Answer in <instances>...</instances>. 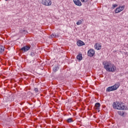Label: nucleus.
<instances>
[{"instance_id": "25", "label": "nucleus", "mask_w": 128, "mask_h": 128, "mask_svg": "<svg viewBox=\"0 0 128 128\" xmlns=\"http://www.w3.org/2000/svg\"><path fill=\"white\" fill-rule=\"evenodd\" d=\"M98 112H100V110H98Z\"/></svg>"}, {"instance_id": "9", "label": "nucleus", "mask_w": 128, "mask_h": 128, "mask_svg": "<svg viewBox=\"0 0 128 128\" xmlns=\"http://www.w3.org/2000/svg\"><path fill=\"white\" fill-rule=\"evenodd\" d=\"M77 46H84V42L80 40H79L77 42Z\"/></svg>"}, {"instance_id": "23", "label": "nucleus", "mask_w": 128, "mask_h": 128, "mask_svg": "<svg viewBox=\"0 0 128 128\" xmlns=\"http://www.w3.org/2000/svg\"><path fill=\"white\" fill-rule=\"evenodd\" d=\"M113 8H116V6H118V4H114L112 5Z\"/></svg>"}, {"instance_id": "16", "label": "nucleus", "mask_w": 128, "mask_h": 128, "mask_svg": "<svg viewBox=\"0 0 128 128\" xmlns=\"http://www.w3.org/2000/svg\"><path fill=\"white\" fill-rule=\"evenodd\" d=\"M118 114L121 116H124V112L118 111Z\"/></svg>"}, {"instance_id": "8", "label": "nucleus", "mask_w": 128, "mask_h": 128, "mask_svg": "<svg viewBox=\"0 0 128 128\" xmlns=\"http://www.w3.org/2000/svg\"><path fill=\"white\" fill-rule=\"evenodd\" d=\"M74 4L78 6H82V2L80 0H73Z\"/></svg>"}, {"instance_id": "15", "label": "nucleus", "mask_w": 128, "mask_h": 128, "mask_svg": "<svg viewBox=\"0 0 128 128\" xmlns=\"http://www.w3.org/2000/svg\"><path fill=\"white\" fill-rule=\"evenodd\" d=\"M34 91L35 92L36 94L40 92V90L37 88H34Z\"/></svg>"}, {"instance_id": "17", "label": "nucleus", "mask_w": 128, "mask_h": 128, "mask_svg": "<svg viewBox=\"0 0 128 128\" xmlns=\"http://www.w3.org/2000/svg\"><path fill=\"white\" fill-rule=\"evenodd\" d=\"M4 51V47L2 46H0V52H2Z\"/></svg>"}, {"instance_id": "3", "label": "nucleus", "mask_w": 128, "mask_h": 128, "mask_svg": "<svg viewBox=\"0 0 128 128\" xmlns=\"http://www.w3.org/2000/svg\"><path fill=\"white\" fill-rule=\"evenodd\" d=\"M120 82H117L113 86L108 87L106 88V92H112L114 90H116L120 88Z\"/></svg>"}, {"instance_id": "6", "label": "nucleus", "mask_w": 128, "mask_h": 128, "mask_svg": "<svg viewBox=\"0 0 128 128\" xmlns=\"http://www.w3.org/2000/svg\"><path fill=\"white\" fill-rule=\"evenodd\" d=\"M124 10V6H120L119 8H117L115 10L116 14H118V12H122Z\"/></svg>"}, {"instance_id": "13", "label": "nucleus", "mask_w": 128, "mask_h": 128, "mask_svg": "<svg viewBox=\"0 0 128 128\" xmlns=\"http://www.w3.org/2000/svg\"><path fill=\"white\" fill-rule=\"evenodd\" d=\"M77 60H82V54H78L77 56Z\"/></svg>"}, {"instance_id": "5", "label": "nucleus", "mask_w": 128, "mask_h": 128, "mask_svg": "<svg viewBox=\"0 0 128 128\" xmlns=\"http://www.w3.org/2000/svg\"><path fill=\"white\" fill-rule=\"evenodd\" d=\"M30 45L24 46L21 48L20 50L21 52H26L30 50Z\"/></svg>"}, {"instance_id": "12", "label": "nucleus", "mask_w": 128, "mask_h": 128, "mask_svg": "<svg viewBox=\"0 0 128 128\" xmlns=\"http://www.w3.org/2000/svg\"><path fill=\"white\" fill-rule=\"evenodd\" d=\"M100 102H97L95 104V108L96 110H100Z\"/></svg>"}, {"instance_id": "1", "label": "nucleus", "mask_w": 128, "mask_h": 128, "mask_svg": "<svg viewBox=\"0 0 128 128\" xmlns=\"http://www.w3.org/2000/svg\"><path fill=\"white\" fill-rule=\"evenodd\" d=\"M104 68L106 70V72H114L116 70V66L112 64L110 62L104 61L102 62Z\"/></svg>"}, {"instance_id": "11", "label": "nucleus", "mask_w": 128, "mask_h": 128, "mask_svg": "<svg viewBox=\"0 0 128 128\" xmlns=\"http://www.w3.org/2000/svg\"><path fill=\"white\" fill-rule=\"evenodd\" d=\"M59 69H60V67H58V66H56L53 67V71L54 72H58Z\"/></svg>"}, {"instance_id": "4", "label": "nucleus", "mask_w": 128, "mask_h": 128, "mask_svg": "<svg viewBox=\"0 0 128 128\" xmlns=\"http://www.w3.org/2000/svg\"><path fill=\"white\" fill-rule=\"evenodd\" d=\"M39 2L44 6H52V0H39Z\"/></svg>"}, {"instance_id": "22", "label": "nucleus", "mask_w": 128, "mask_h": 128, "mask_svg": "<svg viewBox=\"0 0 128 128\" xmlns=\"http://www.w3.org/2000/svg\"><path fill=\"white\" fill-rule=\"evenodd\" d=\"M88 1V0H81V2H86Z\"/></svg>"}, {"instance_id": "24", "label": "nucleus", "mask_w": 128, "mask_h": 128, "mask_svg": "<svg viewBox=\"0 0 128 128\" xmlns=\"http://www.w3.org/2000/svg\"><path fill=\"white\" fill-rule=\"evenodd\" d=\"M6 2H8V0H5Z\"/></svg>"}, {"instance_id": "21", "label": "nucleus", "mask_w": 128, "mask_h": 128, "mask_svg": "<svg viewBox=\"0 0 128 128\" xmlns=\"http://www.w3.org/2000/svg\"><path fill=\"white\" fill-rule=\"evenodd\" d=\"M50 36H51V38H58V36H56V35L55 34H52Z\"/></svg>"}, {"instance_id": "2", "label": "nucleus", "mask_w": 128, "mask_h": 128, "mask_svg": "<svg viewBox=\"0 0 128 128\" xmlns=\"http://www.w3.org/2000/svg\"><path fill=\"white\" fill-rule=\"evenodd\" d=\"M112 106L115 110H124L125 108L124 104L123 102H118L117 104L116 102H114Z\"/></svg>"}, {"instance_id": "7", "label": "nucleus", "mask_w": 128, "mask_h": 128, "mask_svg": "<svg viewBox=\"0 0 128 128\" xmlns=\"http://www.w3.org/2000/svg\"><path fill=\"white\" fill-rule=\"evenodd\" d=\"M88 56H90V58L94 56V50L92 49H90L88 52Z\"/></svg>"}, {"instance_id": "18", "label": "nucleus", "mask_w": 128, "mask_h": 128, "mask_svg": "<svg viewBox=\"0 0 128 128\" xmlns=\"http://www.w3.org/2000/svg\"><path fill=\"white\" fill-rule=\"evenodd\" d=\"M67 122H73L72 118H68L67 120Z\"/></svg>"}, {"instance_id": "20", "label": "nucleus", "mask_w": 128, "mask_h": 128, "mask_svg": "<svg viewBox=\"0 0 128 128\" xmlns=\"http://www.w3.org/2000/svg\"><path fill=\"white\" fill-rule=\"evenodd\" d=\"M30 56H36V54H34V52H31Z\"/></svg>"}, {"instance_id": "19", "label": "nucleus", "mask_w": 128, "mask_h": 128, "mask_svg": "<svg viewBox=\"0 0 128 128\" xmlns=\"http://www.w3.org/2000/svg\"><path fill=\"white\" fill-rule=\"evenodd\" d=\"M76 24L77 26H80V24H82L81 20H80L78 22H77Z\"/></svg>"}, {"instance_id": "10", "label": "nucleus", "mask_w": 128, "mask_h": 128, "mask_svg": "<svg viewBox=\"0 0 128 128\" xmlns=\"http://www.w3.org/2000/svg\"><path fill=\"white\" fill-rule=\"evenodd\" d=\"M94 48L96 50H100V48H102V46H100V44H98L96 43L94 45Z\"/></svg>"}, {"instance_id": "14", "label": "nucleus", "mask_w": 128, "mask_h": 128, "mask_svg": "<svg viewBox=\"0 0 128 128\" xmlns=\"http://www.w3.org/2000/svg\"><path fill=\"white\" fill-rule=\"evenodd\" d=\"M20 32L21 34H28V31L24 30H20Z\"/></svg>"}]
</instances>
